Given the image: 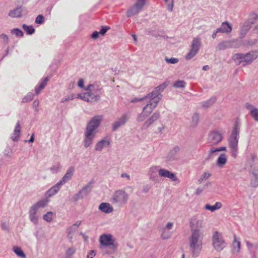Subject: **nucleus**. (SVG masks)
<instances>
[{
  "label": "nucleus",
  "mask_w": 258,
  "mask_h": 258,
  "mask_svg": "<svg viewBox=\"0 0 258 258\" xmlns=\"http://www.w3.org/2000/svg\"><path fill=\"white\" fill-rule=\"evenodd\" d=\"M199 119V116L197 114H195L192 117L193 121H195L196 122L198 121Z\"/></svg>",
  "instance_id": "obj_64"
},
{
  "label": "nucleus",
  "mask_w": 258,
  "mask_h": 258,
  "mask_svg": "<svg viewBox=\"0 0 258 258\" xmlns=\"http://www.w3.org/2000/svg\"><path fill=\"white\" fill-rule=\"evenodd\" d=\"M164 231L163 232V233L161 234V237L163 239H167L169 238L171 236V233L170 232H167V233L165 232V229H164Z\"/></svg>",
  "instance_id": "obj_48"
},
{
  "label": "nucleus",
  "mask_w": 258,
  "mask_h": 258,
  "mask_svg": "<svg viewBox=\"0 0 258 258\" xmlns=\"http://www.w3.org/2000/svg\"><path fill=\"white\" fill-rule=\"evenodd\" d=\"M13 250L15 253L19 256L22 258H26V255L21 249L20 247H14L13 248Z\"/></svg>",
  "instance_id": "obj_34"
},
{
  "label": "nucleus",
  "mask_w": 258,
  "mask_h": 258,
  "mask_svg": "<svg viewBox=\"0 0 258 258\" xmlns=\"http://www.w3.org/2000/svg\"><path fill=\"white\" fill-rule=\"evenodd\" d=\"M146 3V0H137L133 6L127 11V17H132L138 14L143 8Z\"/></svg>",
  "instance_id": "obj_9"
},
{
  "label": "nucleus",
  "mask_w": 258,
  "mask_h": 258,
  "mask_svg": "<svg viewBox=\"0 0 258 258\" xmlns=\"http://www.w3.org/2000/svg\"><path fill=\"white\" fill-rule=\"evenodd\" d=\"M44 21V17L42 15H39L35 19V23L38 24H42Z\"/></svg>",
  "instance_id": "obj_41"
},
{
  "label": "nucleus",
  "mask_w": 258,
  "mask_h": 258,
  "mask_svg": "<svg viewBox=\"0 0 258 258\" xmlns=\"http://www.w3.org/2000/svg\"><path fill=\"white\" fill-rule=\"evenodd\" d=\"M74 98H75V96L74 95H69V96L63 98V99H62L61 100V102L63 103L64 102H67L69 100H73Z\"/></svg>",
  "instance_id": "obj_45"
},
{
  "label": "nucleus",
  "mask_w": 258,
  "mask_h": 258,
  "mask_svg": "<svg viewBox=\"0 0 258 258\" xmlns=\"http://www.w3.org/2000/svg\"><path fill=\"white\" fill-rule=\"evenodd\" d=\"M212 243L214 249L217 252L221 251L227 246V242L222 234L218 231L213 232L212 236Z\"/></svg>",
  "instance_id": "obj_6"
},
{
  "label": "nucleus",
  "mask_w": 258,
  "mask_h": 258,
  "mask_svg": "<svg viewBox=\"0 0 258 258\" xmlns=\"http://www.w3.org/2000/svg\"><path fill=\"white\" fill-rule=\"evenodd\" d=\"M99 209L105 213H110L113 212V208L110 204L102 203L99 206Z\"/></svg>",
  "instance_id": "obj_22"
},
{
  "label": "nucleus",
  "mask_w": 258,
  "mask_h": 258,
  "mask_svg": "<svg viewBox=\"0 0 258 258\" xmlns=\"http://www.w3.org/2000/svg\"><path fill=\"white\" fill-rule=\"evenodd\" d=\"M159 117V113H154L152 116L147 120L144 124L143 127L147 128L154 121L156 120Z\"/></svg>",
  "instance_id": "obj_31"
},
{
  "label": "nucleus",
  "mask_w": 258,
  "mask_h": 258,
  "mask_svg": "<svg viewBox=\"0 0 258 258\" xmlns=\"http://www.w3.org/2000/svg\"><path fill=\"white\" fill-rule=\"evenodd\" d=\"M250 184L253 187L258 186V170H255L251 172Z\"/></svg>",
  "instance_id": "obj_30"
},
{
  "label": "nucleus",
  "mask_w": 258,
  "mask_h": 258,
  "mask_svg": "<svg viewBox=\"0 0 258 258\" xmlns=\"http://www.w3.org/2000/svg\"><path fill=\"white\" fill-rule=\"evenodd\" d=\"M179 151V148L178 147H175L173 150H172L170 152L171 154L175 153Z\"/></svg>",
  "instance_id": "obj_61"
},
{
  "label": "nucleus",
  "mask_w": 258,
  "mask_h": 258,
  "mask_svg": "<svg viewBox=\"0 0 258 258\" xmlns=\"http://www.w3.org/2000/svg\"><path fill=\"white\" fill-rule=\"evenodd\" d=\"M48 201L47 200H42L37 202L36 204L33 205L38 210L40 208L45 207L48 204Z\"/></svg>",
  "instance_id": "obj_33"
},
{
  "label": "nucleus",
  "mask_w": 258,
  "mask_h": 258,
  "mask_svg": "<svg viewBox=\"0 0 258 258\" xmlns=\"http://www.w3.org/2000/svg\"><path fill=\"white\" fill-rule=\"evenodd\" d=\"M158 172L161 177H167L173 181H176L177 179L175 174L166 169H160Z\"/></svg>",
  "instance_id": "obj_17"
},
{
  "label": "nucleus",
  "mask_w": 258,
  "mask_h": 258,
  "mask_svg": "<svg viewBox=\"0 0 258 258\" xmlns=\"http://www.w3.org/2000/svg\"><path fill=\"white\" fill-rule=\"evenodd\" d=\"M76 252V249L74 247H71L66 251V254L68 256H71Z\"/></svg>",
  "instance_id": "obj_44"
},
{
  "label": "nucleus",
  "mask_w": 258,
  "mask_h": 258,
  "mask_svg": "<svg viewBox=\"0 0 258 258\" xmlns=\"http://www.w3.org/2000/svg\"><path fill=\"white\" fill-rule=\"evenodd\" d=\"M11 33L13 34L16 35L18 37H22L23 36V32L17 28H15L11 31Z\"/></svg>",
  "instance_id": "obj_40"
},
{
  "label": "nucleus",
  "mask_w": 258,
  "mask_h": 258,
  "mask_svg": "<svg viewBox=\"0 0 258 258\" xmlns=\"http://www.w3.org/2000/svg\"><path fill=\"white\" fill-rule=\"evenodd\" d=\"M33 99V94L32 93H29L25 96L23 100V102H27L31 101Z\"/></svg>",
  "instance_id": "obj_39"
},
{
  "label": "nucleus",
  "mask_w": 258,
  "mask_h": 258,
  "mask_svg": "<svg viewBox=\"0 0 258 258\" xmlns=\"http://www.w3.org/2000/svg\"><path fill=\"white\" fill-rule=\"evenodd\" d=\"M222 207V204L220 202H217L213 206H211L209 204H206L205 206V209L211 211V212H213L216 210L221 209Z\"/></svg>",
  "instance_id": "obj_28"
},
{
  "label": "nucleus",
  "mask_w": 258,
  "mask_h": 258,
  "mask_svg": "<svg viewBox=\"0 0 258 258\" xmlns=\"http://www.w3.org/2000/svg\"><path fill=\"white\" fill-rule=\"evenodd\" d=\"M169 84V82H165L163 84L160 85L157 87L151 93L149 94L150 96L154 97H157L159 100H160L161 99V95L160 94L162 92Z\"/></svg>",
  "instance_id": "obj_13"
},
{
  "label": "nucleus",
  "mask_w": 258,
  "mask_h": 258,
  "mask_svg": "<svg viewBox=\"0 0 258 258\" xmlns=\"http://www.w3.org/2000/svg\"><path fill=\"white\" fill-rule=\"evenodd\" d=\"M145 100V97H143V98H135V99H133L132 100L131 102H138V101H142V100Z\"/></svg>",
  "instance_id": "obj_59"
},
{
  "label": "nucleus",
  "mask_w": 258,
  "mask_h": 258,
  "mask_svg": "<svg viewBox=\"0 0 258 258\" xmlns=\"http://www.w3.org/2000/svg\"><path fill=\"white\" fill-rule=\"evenodd\" d=\"M211 176V174L209 172H204L202 175V180H206Z\"/></svg>",
  "instance_id": "obj_53"
},
{
  "label": "nucleus",
  "mask_w": 258,
  "mask_h": 258,
  "mask_svg": "<svg viewBox=\"0 0 258 258\" xmlns=\"http://www.w3.org/2000/svg\"><path fill=\"white\" fill-rule=\"evenodd\" d=\"M204 231L200 229H191V234L188 237L189 247L193 257L200 255L203 248Z\"/></svg>",
  "instance_id": "obj_1"
},
{
  "label": "nucleus",
  "mask_w": 258,
  "mask_h": 258,
  "mask_svg": "<svg viewBox=\"0 0 258 258\" xmlns=\"http://www.w3.org/2000/svg\"><path fill=\"white\" fill-rule=\"evenodd\" d=\"M48 80L49 78L46 77L40 82L38 85L35 88V91L37 94H39L40 91L45 88Z\"/></svg>",
  "instance_id": "obj_26"
},
{
  "label": "nucleus",
  "mask_w": 258,
  "mask_h": 258,
  "mask_svg": "<svg viewBox=\"0 0 258 258\" xmlns=\"http://www.w3.org/2000/svg\"><path fill=\"white\" fill-rule=\"evenodd\" d=\"M239 127L236 123L234 124L232 134L229 139V146L231 149V154L233 156L236 157L238 150V143L239 139Z\"/></svg>",
  "instance_id": "obj_5"
},
{
  "label": "nucleus",
  "mask_w": 258,
  "mask_h": 258,
  "mask_svg": "<svg viewBox=\"0 0 258 258\" xmlns=\"http://www.w3.org/2000/svg\"><path fill=\"white\" fill-rule=\"evenodd\" d=\"M109 145V140H102L96 144L95 149L97 151H101L103 148L107 147Z\"/></svg>",
  "instance_id": "obj_29"
},
{
  "label": "nucleus",
  "mask_w": 258,
  "mask_h": 258,
  "mask_svg": "<svg viewBox=\"0 0 258 258\" xmlns=\"http://www.w3.org/2000/svg\"><path fill=\"white\" fill-rule=\"evenodd\" d=\"M99 34H100L99 32L94 31L92 34V38L96 39L99 37Z\"/></svg>",
  "instance_id": "obj_55"
},
{
  "label": "nucleus",
  "mask_w": 258,
  "mask_h": 258,
  "mask_svg": "<svg viewBox=\"0 0 258 258\" xmlns=\"http://www.w3.org/2000/svg\"><path fill=\"white\" fill-rule=\"evenodd\" d=\"M215 101V99L211 98L207 102H205L203 104V106L208 107L212 105Z\"/></svg>",
  "instance_id": "obj_43"
},
{
  "label": "nucleus",
  "mask_w": 258,
  "mask_h": 258,
  "mask_svg": "<svg viewBox=\"0 0 258 258\" xmlns=\"http://www.w3.org/2000/svg\"><path fill=\"white\" fill-rule=\"evenodd\" d=\"M201 41L200 39L199 38H194L192 42L191 45L190 49L193 51H196V52H198L200 47L201 46Z\"/></svg>",
  "instance_id": "obj_32"
},
{
  "label": "nucleus",
  "mask_w": 258,
  "mask_h": 258,
  "mask_svg": "<svg viewBox=\"0 0 258 258\" xmlns=\"http://www.w3.org/2000/svg\"><path fill=\"white\" fill-rule=\"evenodd\" d=\"M78 98L88 102H92L99 100L100 96L98 95H95L93 93L90 92H88L84 93L78 94Z\"/></svg>",
  "instance_id": "obj_10"
},
{
  "label": "nucleus",
  "mask_w": 258,
  "mask_h": 258,
  "mask_svg": "<svg viewBox=\"0 0 258 258\" xmlns=\"http://www.w3.org/2000/svg\"><path fill=\"white\" fill-rule=\"evenodd\" d=\"M84 80L81 79H80L78 82V86L80 88H84Z\"/></svg>",
  "instance_id": "obj_57"
},
{
  "label": "nucleus",
  "mask_w": 258,
  "mask_h": 258,
  "mask_svg": "<svg viewBox=\"0 0 258 258\" xmlns=\"http://www.w3.org/2000/svg\"><path fill=\"white\" fill-rule=\"evenodd\" d=\"M22 28L26 32L27 34L29 35L32 34L35 32V29L32 26H27L25 24H23Z\"/></svg>",
  "instance_id": "obj_35"
},
{
  "label": "nucleus",
  "mask_w": 258,
  "mask_h": 258,
  "mask_svg": "<svg viewBox=\"0 0 258 258\" xmlns=\"http://www.w3.org/2000/svg\"><path fill=\"white\" fill-rule=\"evenodd\" d=\"M249 29L250 26L249 24H244L242 26L240 32V34L241 36V37H243L247 33Z\"/></svg>",
  "instance_id": "obj_36"
},
{
  "label": "nucleus",
  "mask_w": 258,
  "mask_h": 258,
  "mask_svg": "<svg viewBox=\"0 0 258 258\" xmlns=\"http://www.w3.org/2000/svg\"><path fill=\"white\" fill-rule=\"evenodd\" d=\"M96 255V252L95 250H90L87 256V258H93Z\"/></svg>",
  "instance_id": "obj_52"
},
{
  "label": "nucleus",
  "mask_w": 258,
  "mask_h": 258,
  "mask_svg": "<svg viewBox=\"0 0 258 258\" xmlns=\"http://www.w3.org/2000/svg\"><path fill=\"white\" fill-rule=\"evenodd\" d=\"M227 155L225 153H222L218 158L216 161V165L219 167L223 168L227 163Z\"/></svg>",
  "instance_id": "obj_20"
},
{
  "label": "nucleus",
  "mask_w": 258,
  "mask_h": 258,
  "mask_svg": "<svg viewBox=\"0 0 258 258\" xmlns=\"http://www.w3.org/2000/svg\"><path fill=\"white\" fill-rule=\"evenodd\" d=\"M245 243L248 248H251L253 246V244L248 241H246Z\"/></svg>",
  "instance_id": "obj_60"
},
{
  "label": "nucleus",
  "mask_w": 258,
  "mask_h": 258,
  "mask_svg": "<svg viewBox=\"0 0 258 258\" xmlns=\"http://www.w3.org/2000/svg\"><path fill=\"white\" fill-rule=\"evenodd\" d=\"M53 213L51 212H48L46 214L43 216V219L48 222H50L52 220Z\"/></svg>",
  "instance_id": "obj_38"
},
{
  "label": "nucleus",
  "mask_w": 258,
  "mask_h": 258,
  "mask_svg": "<svg viewBox=\"0 0 258 258\" xmlns=\"http://www.w3.org/2000/svg\"><path fill=\"white\" fill-rule=\"evenodd\" d=\"M102 116L101 115L94 116L88 123L85 133L84 146L89 147L92 143L95 137L94 131L98 127Z\"/></svg>",
  "instance_id": "obj_2"
},
{
  "label": "nucleus",
  "mask_w": 258,
  "mask_h": 258,
  "mask_svg": "<svg viewBox=\"0 0 258 258\" xmlns=\"http://www.w3.org/2000/svg\"><path fill=\"white\" fill-rule=\"evenodd\" d=\"M258 56V50L252 51L246 54L237 53L233 56V59L237 64L245 62L244 65L251 63Z\"/></svg>",
  "instance_id": "obj_4"
},
{
  "label": "nucleus",
  "mask_w": 258,
  "mask_h": 258,
  "mask_svg": "<svg viewBox=\"0 0 258 258\" xmlns=\"http://www.w3.org/2000/svg\"><path fill=\"white\" fill-rule=\"evenodd\" d=\"M209 142L212 145H216L222 140V135L216 131H213L209 135Z\"/></svg>",
  "instance_id": "obj_11"
},
{
  "label": "nucleus",
  "mask_w": 258,
  "mask_h": 258,
  "mask_svg": "<svg viewBox=\"0 0 258 258\" xmlns=\"http://www.w3.org/2000/svg\"><path fill=\"white\" fill-rule=\"evenodd\" d=\"M173 227V223H171V222H169L166 225V228L167 229H171L172 228V227Z\"/></svg>",
  "instance_id": "obj_62"
},
{
  "label": "nucleus",
  "mask_w": 258,
  "mask_h": 258,
  "mask_svg": "<svg viewBox=\"0 0 258 258\" xmlns=\"http://www.w3.org/2000/svg\"><path fill=\"white\" fill-rule=\"evenodd\" d=\"M186 85V83L182 80L176 81L173 84L175 88H184Z\"/></svg>",
  "instance_id": "obj_37"
},
{
  "label": "nucleus",
  "mask_w": 258,
  "mask_h": 258,
  "mask_svg": "<svg viewBox=\"0 0 258 258\" xmlns=\"http://www.w3.org/2000/svg\"><path fill=\"white\" fill-rule=\"evenodd\" d=\"M4 40V42L7 43L9 41V38L6 34H3L0 36Z\"/></svg>",
  "instance_id": "obj_54"
},
{
  "label": "nucleus",
  "mask_w": 258,
  "mask_h": 258,
  "mask_svg": "<svg viewBox=\"0 0 258 258\" xmlns=\"http://www.w3.org/2000/svg\"><path fill=\"white\" fill-rule=\"evenodd\" d=\"M145 99L147 103L143 108L142 112L138 116L137 120L139 121L144 120L152 112L160 101L158 98L151 96L149 94L145 97Z\"/></svg>",
  "instance_id": "obj_3"
},
{
  "label": "nucleus",
  "mask_w": 258,
  "mask_h": 258,
  "mask_svg": "<svg viewBox=\"0 0 258 258\" xmlns=\"http://www.w3.org/2000/svg\"><path fill=\"white\" fill-rule=\"evenodd\" d=\"M94 86L93 85H89L85 88V90L90 92L91 91H92V88Z\"/></svg>",
  "instance_id": "obj_63"
},
{
  "label": "nucleus",
  "mask_w": 258,
  "mask_h": 258,
  "mask_svg": "<svg viewBox=\"0 0 258 258\" xmlns=\"http://www.w3.org/2000/svg\"><path fill=\"white\" fill-rule=\"evenodd\" d=\"M22 7H18L14 10H11L9 13V16L12 18L21 17L22 16Z\"/></svg>",
  "instance_id": "obj_24"
},
{
  "label": "nucleus",
  "mask_w": 258,
  "mask_h": 258,
  "mask_svg": "<svg viewBox=\"0 0 258 258\" xmlns=\"http://www.w3.org/2000/svg\"><path fill=\"white\" fill-rule=\"evenodd\" d=\"M189 225L191 229L202 228L204 227V220L197 216H194L190 219Z\"/></svg>",
  "instance_id": "obj_12"
},
{
  "label": "nucleus",
  "mask_w": 258,
  "mask_h": 258,
  "mask_svg": "<svg viewBox=\"0 0 258 258\" xmlns=\"http://www.w3.org/2000/svg\"><path fill=\"white\" fill-rule=\"evenodd\" d=\"M39 105V101L38 100H35L33 103V106L35 108L36 110H37V108Z\"/></svg>",
  "instance_id": "obj_58"
},
{
  "label": "nucleus",
  "mask_w": 258,
  "mask_h": 258,
  "mask_svg": "<svg viewBox=\"0 0 258 258\" xmlns=\"http://www.w3.org/2000/svg\"><path fill=\"white\" fill-rule=\"evenodd\" d=\"M80 224H81V221H78L72 226V228H73L75 230H76L79 227V226L80 225Z\"/></svg>",
  "instance_id": "obj_56"
},
{
  "label": "nucleus",
  "mask_w": 258,
  "mask_h": 258,
  "mask_svg": "<svg viewBox=\"0 0 258 258\" xmlns=\"http://www.w3.org/2000/svg\"><path fill=\"white\" fill-rule=\"evenodd\" d=\"M38 210L33 206L30 208L29 214L30 221L34 224H36L38 223V216L37 214Z\"/></svg>",
  "instance_id": "obj_18"
},
{
  "label": "nucleus",
  "mask_w": 258,
  "mask_h": 258,
  "mask_svg": "<svg viewBox=\"0 0 258 258\" xmlns=\"http://www.w3.org/2000/svg\"><path fill=\"white\" fill-rule=\"evenodd\" d=\"M164 129V126L162 124H160L159 126L157 127L156 130H155V133H161L162 131Z\"/></svg>",
  "instance_id": "obj_51"
},
{
  "label": "nucleus",
  "mask_w": 258,
  "mask_h": 258,
  "mask_svg": "<svg viewBox=\"0 0 258 258\" xmlns=\"http://www.w3.org/2000/svg\"><path fill=\"white\" fill-rule=\"evenodd\" d=\"M198 52L190 49L189 52L186 54L185 58L186 59H190L192 58Z\"/></svg>",
  "instance_id": "obj_42"
},
{
  "label": "nucleus",
  "mask_w": 258,
  "mask_h": 258,
  "mask_svg": "<svg viewBox=\"0 0 258 258\" xmlns=\"http://www.w3.org/2000/svg\"><path fill=\"white\" fill-rule=\"evenodd\" d=\"M128 117L126 115H123L117 121L114 122L112 125V130L115 131L119 127L124 124L127 120Z\"/></svg>",
  "instance_id": "obj_21"
},
{
  "label": "nucleus",
  "mask_w": 258,
  "mask_h": 258,
  "mask_svg": "<svg viewBox=\"0 0 258 258\" xmlns=\"http://www.w3.org/2000/svg\"><path fill=\"white\" fill-rule=\"evenodd\" d=\"M232 31V26L228 22H224L222 23L220 28L217 29V32L224 33H229Z\"/></svg>",
  "instance_id": "obj_19"
},
{
  "label": "nucleus",
  "mask_w": 258,
  "mask_h": 258,
  "mask_svg": "<svg viewBox=\"0 0 258 258\" xmlns=\"http://www.w3.org/2000/svg\"><path fill=\"white\" fill-rule=\"evenodd\" d=\"M128 198V195L124 190H118L114 194L111 198V201L113 203L122 205L126 203Z\"/></svg>",
  "instance_id": "obj_8"
},
{
  "label": "nucleus",
  "mask_w": 258,
  "mask_h": 258,
  "mask_svg": "<svg viewBox=\"0 0 258 258\" xmlns=\"http://www.w3.org/2000/svg\"><path fill=\"white\" fill-rule=\"evenodd\" d=\"M99 241L101 245L109 246L113 244V240L112 236L109 234H103L100 236Z\"/></svg>",
  "instance_id": "obj_16"
},
{
  "label": "nucleus",
  "mask_w": 258,
  "mask_h": 258,
  "mask_svg": "<svg viewBox=\"0 0 258 258\" xmlns=\"http://www.w3.org/2000/svg\"><path fill=\"white\" fill-rule=\"evenodd\" d=\"M165 1L167 3H168V4H167L168 9L170 11H171L172 10V8H173V0H165Z\"/></svg>",
  "instance_id": "obj_49"
},
{
  "label": "nucleus",
  "mask_w": 258,
  "mask_h": 258,
  "mask_svg": "<svg viewBox=\"0 0 258 258\" xmlns=\"http://www.w3.org/2000/svg\"><path fill=\"white\" fill-rule=\"evenodd\" d=\"M245 107L249 111V113L253 119L258 122V108L249 103H246Z\"/></svg>",
  "instance_id": "obj_15"
},
{
  "label": "nucleus",
  "mask_w": 258,
  "mask_h": 258,
  "mask_svg": "<svg viewBox=\"0 0 258 258\" xmlns=\"http://www.w3.org/2000/svg\"><path fill=\"white\" fill-rule=\"evenodd\" d=\"M230 42L229 41H225L221 44H220L218 46V47L220 49H224L226 46H228V44Z\"/></svg>",
  "instance_id": "obj_50"
},
{
  "label": "nucleus",
  "mask_w": 258,
  "mask_h": 258,
  "mask_svg": "<svg viewBox=\"0 0 258 258\" xmlns=\"http://www.w3.org/2000/svg\"><path fill=\"white\" fill-rule=\"evenodd\" d=\"M48 80L49 78L46 77L40 82L38 85L35 88V91L37 94H39L40 91L45 88Z\"/></svg>",
  "instance_id": "obj_25"
},
{
  "label": "nucleus",
  "mask_w": 258,
  "mask_h": 258,
  "mask_svg": "<svg viewBox=\"0 0 258 258\" xmlns=\"http://www.w3.org/2000/svg\"><path fill=\"white\" fill-rule=\"evenodd\" d=\"M74 171V168L73 167H70L67 171L66 174L64 175L62 179L59 181L55 186L52 187L48 191L49 196H50L56 193L58 190L59 186L63 183H64L67 181L69 180L73 175Z\"/></svg>",
  "instance_id": "obj_7"
},
{
  "label": "nucleus",
  "mask_w": 258,
  "mask_h": 258,
  "mask_svg": "<svg viewBox=\"0 0 258 258\" xmlns=\"http://www.w3.org/2000/svg\"><path fill=\"white\" fill-rule=\"evenodd\" d=\"M109 27L107 26H102L101 29L99 31L100 34L101 35H104L108 30L109 29Z\"/></svg>",
  "instance_id": "obj_46"
},
{
  "label": "nucleus",
  "mask_w": 258,
  "mask_h": 258,
  "mask_svg": "<svg viewBox=\"0 0 258 258\" xmlns=\"http://www.w3.org/2000/svg\"><path fill=\"white\" fill-rule=\"evenodd\" d=\"M166 61L168 63L174 64V63L177 62L178 61V59L176 58H166Z\"/></svg>",
  "instance_id": "obj_47"
},
{
  "label": "nucleus",
  "mask_w": 258,
  "mask_h": 258,
  "mask_svg": "<svg viewBox=\"0 0 258 258\" xmlns=\"http://www.w3.org/2000/svg\"><path fill=\"white\" fill-rule=\"evenodd\" d=\"M21 127L19 121H18L16 124L14 132L12 135L11 138L14 141H18L20 134Z\"/></svg>",
  "instance_id": "obj_23"
},
{
  "label": "nucleus",
  "mask_w": 258,
  "mask_h": 258,
  "mask_svg": "<svg viewBox=\"0 0 258 258\" xmlns=\"http://www.w3.org/2000/svg\"><path fill=\"white\" fill-rule=\"evenodd\" d=\"M231 252L233 254H238L241 249V242L237 238L236 235L233 236V240L231 245Z\"/></svg>",
  "instance_id": "obj_14"
},
{
  "label": "nucleus",
  "mask_w": 258,
  "mask_h": 258,
  "mask_svg": "<svg viewBox=\"0 0 258 258\" xmlns=\"http://www.w3.org/2000/svg\"><path fill=\"white\" fill-rule=\"evenodd\" d=\"M48 80L49 78L46 77L40 82L38 85L35 88V91L37 94H39L40 91L45 88Z\"/></svg>",
  "instance_id": "obj_27"
}]
</instances>
